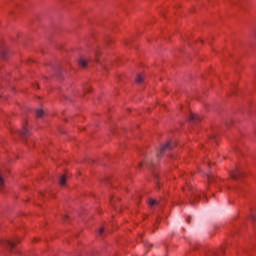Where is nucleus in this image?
I'll list each match as a JSON object with an SVG mask.
<instances>
[{
  "label": "nucleus",
  "mask_w": 256,
  "mask_h": 256,
  "mask_svg": "<svg viewBox=\"0 0 256 256\" xmlns=\"http://www.w3.org/2000/svg\"><path fill=\"white\" fill-rule=\"evenodd\" d=\"M239 175H241V172H239V169H236L234 172L231 173V177L233 179H239Z\"/></svg>",
  "instance_id": "nucleus-1"
},
{
  "label": "nucleus",
  "mask_w": 256,
  "mask_h": 256,
  "mask_svg": "<svg viewBox=\"0 0 256 256\" xmlns=\"http://www.w3.org/2000/svg\"><path fill=\"white\" fill-rule=\"evenodd\" d=\"M59 183L63 187L65 185V183H67V177L65 175L61 176Z\"/></svg>",
  "instance_id": "nucleus-2"
},
{
  "label": "nucleus",
  "mask_w": 256,
  "mask_h": 256,
  "mask_svg": "<svg viewBox=\"0 0 256 256\" xmlns=\"http://www.w3.org/2000/svg\"><path fill=\"white\" fill-rule=\"evenodd\" d=\"M78 64H79L82 68H85V67H87V60H85V59H80V60L78 61Z\"/></svg>",
  "instance_id": "nucleus-3"
},
{
  "label": "nucleus",
  "mask_w": 256,
  "mask_h": 256,
  "mask_svg": "<svg viewBox=\"0 0 256 256\" xmlns=\"http://www.w3.org/2000/svg\"><path fill=\"white\" fill-rule=\"evenodd\" d=\"M4 187H5V180H3V177L0 176V191H1L2 189H4Z\"/></svg>",
  "instance_id": "nucleus-4"
},
{
  "label": "nucleus",
  "mask_w": 256,
  "mask_h": 256,
  "mask_svg": "<svg viewBox=\"0 0 256 256\" xmlns=\"http://www.w3.org/2000/svg\"><path fill=\"white\" fill-rule=\"evenodd\" d=\"M136 83H143V75L139 74V75L136 77Z\"/></svg>",
  "instance_id": "nucleus-5"
},
{
  "label": "nucleus",
  "mask_w": 256,
  "mask_h": 256,
  "mask_svg": "<svg viewBox=\"0 0 256 256\" xmlns=\"http://www.w3.org/2000/svg\"><path fill=\"white\" fill-rule=\"evenodd\" d=\"M156 204H157V201L155 199L148 200V205H150V207H153Z\"/></svg>",
  "instance_id": "nucleus-6"
},
{
  "label": "nucleus",
  "mask_w": 256,
  "mask_h": 256,
  "mask_svg": "<svg viewBox=\"0 0 256 256\" xmlns=\"http://www.w3.org/2000/svg\"><path fill=\"white\" fill-rule=\"evenodd\" d=\"M167 149H171V144L170 143H167L165 144L162 148H161V151H165Z\"/></svg>",
  "instance_id": "nucleus-7"
},
{
  "label": "nucleus",
  "mask_w": 256,
  "mask_h": 256,
  "mask_svg": "<svg viewBox=\"0 0 256 256\" xmlns=\"http://www.w3.org/2000/svg\"><path fill=\"white\" fill-rule=\"evenodd\" d=\"M36 116H37V117H43V110H42V109L37 110V111H36Z\"/></svg>",
  "instance_id": "nucleus-8"
},
{
  "label": "nucleus",
  "mask_w": 256,
  "mask_h": 256,
  "mask_svg": "<svg viewBox=\"0 0 256 256\" xmlns=\"http://www.w3.org/2000/svg\"><path fill=\"white\" fill-rule=\"evenodd\" d=\"M8 245H10V247H12V248H13V247H15V245H16V244H15V242L8 241Z\"/></svg>",
  "instance_id": "nucleus-9"
},
{
  "label": "nucleus",
  "mask_w": 256,
  "mask_h": 256,
  "mask_svg": "<svg viewBox=\"0 0 256 256\" xmlns=\"http://www.w3.org/2000/svg\"><path fill=\"white\" fill-rule=\"evenodd\" d=\"M196 117H197V115H195V114H192V115H191V119H192V120H195Z\"/></svg>",
  "instance_id": "nucleus-10"
},
{
  "label": "nucleus",
  "mask_w": 256,
  "mask_h": 256,
  "mask_svg": "<svg viewBox=\"0 0 256 256\" xmlns=\"http://www.w3.org/2000/svg\"><path fill=\"white\" fill-rule=\"evenodd\" d=\"M205 163H207L208 167H211V164L209 163V160H206Z\"/></svg>",
  "instance_id": "nucleus-11"
},
{
  "label": "nucleus",
  "mask_w": 256,
  "mask_h": 256,
  "mask_svg": "<svg viewBox=\"0 0 256 256\" xmlns=\"http://www.w3.org/2000/svg\"><path fill=\"white\" fill-rule=\"evenodd\" d=\"M104 231H105L104 228H101V229H100V233H103Z\"/></svg>",
  "instance_id": "nucleus-12"
},
{
  "label": "nucleus",
  "mask_w": 256,
  "mask_h": 256,
  "mask_svg": "<svg viewBox=\"0 0 256 256\" xmlns=\"http://www.w3.org/2000/svg\"><path fill=\"white\" fill-rule=\"evenodd\" d=\"M208 179L211 180V176H208Z\"/></svg>",
  "instance_id": "nucleus-13"
}]
</instances>
